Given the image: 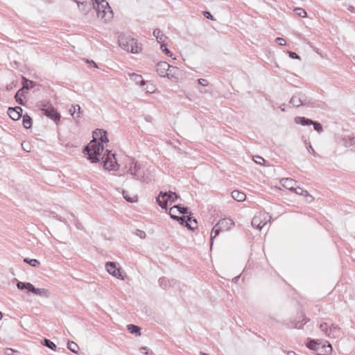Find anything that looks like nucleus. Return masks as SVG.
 <instances>
[{
  "mask_svg": "<svg viewBox=\"0 0 355 355\" xmlns=\"http://www.w3.org/2000/svg\"><path fill=\"white\" fill-rule=\"evenodd\" d=\"M147 93H153L155 90V86L152 83H148L146 87L144 89Z\"/></svg>",
  "mask_w": 355,
  "mask_h": 355,
  "instance_id": "79ce46f5",
  "label": "nucleus"
},
{
  "mask_svg": "<svg viewBox=\"0 0 355 355\" xmlns=\"http://www.w3.org/2000/svg\"><path fill=\"white\" fill-rule=\"evenodd\" d=\"M8 114L14 121L19 120L22 116V109L21 107H9Z\"/></svg>",
  "mask_w": 355,
  "mask_h": 355,
  "instance_id": "4468645a",
  "label": "nucleus"
},
{
  "mask_svg": "<svg viewBox=\"0 0 355 355\" xmlns=\"http://www.w3.org/2000/svg\"><path fill=\"white\" fill-rule=\"evenodd\" d=\"M41 111L42 114L55 122H58L60 119V114L57 110L49 103V101H41L40 103Z\"/></svg>",
  "mask_w": 355,
  "mask_h": 355,
  "instance_id": "39448f33",
  "label": "nucleus"
},
{
  "mask_svg": "<svg viewBox=\"0 0 355 355\" xmlns=\"http://www.w3.org/2000/svg\"><path fill=\"white\" fill-rule=\"evenodd\" d=\"M287 355H297L295 352L293 351L288 352Z\"/></svg>",
  "mask_w": 355,
  "mask_h": 355,
  "instance_id": "052dcab7",
  "label": "nucleus"
},
{
  "mask_svg": "<svg viewBox=\"0 0 355 355\" xmlns=\"http://www.w3.org/2000/svg\"><path fill=\"white\" fill-rule=\"evenodd\" d=\"M119 46L125 51L132 53H137L141 50L140 46L138 45L135 39L130 35L121 34L118 39Z\"/></svg>",
  "mask_w": 355,
  "mask_h": 355,
  "instance_id": "7ed1b4c3",
  "label": "nucleus"
},
{
  "mask_svg": "<svg viewBox=\"0 0 355 355\" xmlns=\"http://www.w3.org/2000/svg\"><path fill=\"white\" fill-rule=\"evenodd\" d=\"M102 159L105 169L115 171L118 168L119 165L115 158V154L112 153V151L106 150L105 153L102 157Z\"/></svg>",
  "mask_w": 355,
  "mask_h": 355,
  "instance_id": "6e6552de",
  "label": "nucleus"
},
{
  "mask_svg": "<svg viewBox=\"0 0 355 355\" xmlns=\"http://www.w3.org/2000/svg\"><path fill=\"white\" fill-rule=\"evenodd\" d=\"M178 198L179 196L175 192L161 191L157 197L156 201L162 209H166L168 202H174Z\"/></svg>",
  "mask_w": 355,
  "mask_h": 355,
  "instance_id": "423d86ee",
  "label": "nucleus"
},
{
  "mask_svg": "<svg viewBox=\"0 0 355 355\" xmlns=\"http://www.w3.org/2000/svg\"><path fill=\"white\" fill-rule=\"evenodd\" d=\"M275 41L280 46H284L286 44V40L282 37H277L276 38Z\"/></svg>",
  "mask_w": 355,
  "mask_h": 355,
  "instance_id": "49530a36",
  "label": "nucleus"
},
{
  "mask_svg": "<svg viewBox=\"0 0 355 355\" xmlns=\"http://www.w3.org/2000/svg\"><path fill=\"white\" fill-rule=\"evenodd\" d=\"M322 345H321V343H318L316 340L311 339H310L308 343L306 344L307 347L314 351L315 352V354L318 352V351H320V349H322Z\"/></svg>",
  "mask_w": 355,
  "mask_h": 355,
  "instance_id": "6ab92c4d",
  "label": "nucleus"
},
{
  "mask_svg": "<svg viewBox=\"0 0 355 355\" xmlns=\"http://www.w3.org/2000/svg\"><path fill=\"white\" fill-rule=\"evenodd\" d=\"M200 355H209V354H206L205 352H200Z\"/></svg>",
  "mask_w": 355,
  "mask_h": 355,
  "instance_id": "0e129e2a",
  "label": "nucleus"
},
{
  "mask_svg": "<svg viewBox=\"0 0 355 355\" xmlns=\"http://www.w3.org/2000/svg\"><path fill=\"white\" fill-rule=\"evenodd\" d=\"M123 198L128 201V202H134L136 201V196H134L132 198L130 197L127 192L123 191Z\"/></svg>",
  "mask_w": 355,
  "mask_h": 355,
  "instance_id": "a19ab883",
  "label": "nucleus"
},
{
  "mask_svg": "<svg viewBox=\"0 0 355 355\" xmlns=\"http://www.w3.org/2000/svg\"><path fill=\"white\" fill-rule=\"evenodd\" d=\"M128 173H130L137 180L144 181V172L141 168V165L134 159H130L127 164Z\"/></svg>",
  "mask_w": 355,
  "mask_h": 355,
  "instance_id": "20e7f679",
  "label": "nucleus"
},
{
  "mask_svg": "<svg viewBox=\"0 0 355 355\" xmlns=\"http://www.w3.org/2000/svg\"><path fill=\"white\" fill-rule=\"evenodd\" d=\"M294 107H300L303 105L309 103L306 101V96L302 94H297L293 95L289 102Z\"/></svg>",
  "mask_w": 355,
  "mask_h": 355,
  "instance_id": "ddd939ff",
  "label": "nucleus"
},
{
  "mask_svg": "<svg viewBox=\"0 0 355 355\" xmlns=\"http://www.w3.org/2000/svg\"><path fill=\"white\" fill-rule=\"evenodd\" d=\"M343 141L345 147H349L355 144V136L347 135L343 138Z\"/></svg>",
  "mask_w": 355,
  "mask_h": 355,
  "instance_id": "bb28decb",
  "label": "nucleus"
},
{
  "mask_svg": "<svg viewBox=\"0 0 355 355\" xmlns=\"http://www.w3.org/2000/svg\"><path fill=\"white\" fill-rule=\"evenodd\" d=\"M222 232V230L220 228V227H218V225H217V224L213 227L211 232V236H210V245H211V248L212 247V245H213V241H214V239L217 236L220 232Z\"/></svg>",
  "mask_w": 355,
  "mask_h": 355,
  "instance_id": "cd10ccee",
  "label": "nucleus"
},
{
  "mask_svg": "<svg viewBox=\"0 0 355 355\" xmlns=\"http://www.w3.org/2000/svg\"><path fill=\"white\" fill-rule=\"evenodd\" d=\"M93 8L97 17L105 21L110 20L113 17L112 10L105 0H92Z\"/></svg>",
  "mask_w": 355,
  "mask_h": 355,
  "instance_id": "f03ea898",
  "label": "nucleus"
},
{
  "mask_svg": "<svg viewBox=\"0 0 355 355\" xmlns=\"http://www.w3.org/2000/svg\"><path fill=\"white\" fill-rule=\"evenodd\" d=\"M327 345H322V349H320V351L316 355H329L332 352V347L329 343L326 342Z\"/></svg>",
  "mask_w": 355,
  "mask_h": 355,
  "instance_id": "412c9836",
  "label": "nucleus"
},
{
  "mask_svg": "<svg viewBox=\"0 0 355 355\" xmlns=\"http://www.w3.org/2000/svg\"><path fill=\"white\" fill-rule=\"evenodd\" d=\"M203 15L209 19H211L212 21H214L215 20V18L214 17V16L209 12V11H204L203 12Z\"/></svg>",
  "mask_w": 355,
  "mask_h": 355,
  "instance_id": "a18cd8bd",
  "label": "nucleus"
},
{
  "mask_svg": "<svg viewBox=\"0 0 355 355\" xmlns=\"http://www.w3.org/2000/svg\"><path fill=\"white\" fill-rule=\"evenodd\" d=\"M104 149V146L99 142L96 141V138L85 147L83 153L87 155V159L92 163L98 162L100 160L99 156Z\"/></svg>",
  "mask_w": 355,
  "mask_h": 355,
  "instance_id": "f257e3e1",
  "label": "nucleus"
},
{
  "mask_svg": "<svg viewBox=\"0 0 355 355\" xmlns=\"http://www.w3.org/2000/svg\"><path fill=\"white\" fill-rule=\"evenodd\" d=\"M71 115L73 118H79L81 116V107L79 105H76L72 107L70 110Z\"/></svg>",
  "mask_w": 355,
  "mask_h": 355,
  "instance_id": "c85d7f7f",
  "label": "nucleus"
},
{
  "mask_svg": "<svg viewBox=\"0 0 355 355\" xmlns=\"http://www.w3.org/2000/svg\"><path fill=\"white\" fill-rule=\"evenodd\" d=\"M232 197L238 202H243L245 200V194L243 192L234 190L232 192Z\"/></svg>",
  "mask_w": 355,
  "mask_h": 355,
  "instance_id": "393cba45",
  "label": "nucleus"
},
{
  "mask_svg": "<svg viewBox=\"0 0 355 355\" xmlns=\"http://www.w3.org/2000/svg\"><path fill=\"white\" fill-rule=\"evenodd\" d=\"M35 85V83L33 81L28 80L26 78L23 77V87L21 89H19L15 96V98L19 104L24 105L22 98L18 100V96L20 94V92H26L28 89L33 88Z\"/></svg>",
  "mask_w": 355,
  "mask_h": 355,
  "instance_id": "9d476101",
  "label": "nucleus"
},
{
  "mask_svg": "<svg viewBox=\"0 0 355 355\" xmlns=\"http://www.w3.org/2000/svg\"><path fill=\"white\" fill-rule=\"evenodd\" d=\"M127 329L129 331V332L132 334H135L136 336L137 335H140L141 334V329L139 327L137 326V325H135V324H128L127 326Z\"/></svg>",
  "mask_w": 355,
  "mask_h": 355,
  "instance_id": "7c9ffc66",
  "label": "nucleus"
},
{
  "mask_svg": "<svg viewBox=\"0 0 355 355\" xmlns=\"http://www.w3.org/2000/svg\"><path fill=\"white\" fill-rule=\"evenodd\" d=\"M153 36L156 37L157 42L160 44L165 42L166 37L162 33V31L156 28L153 31Z\"/></svg>",
  "mask_w": 355,
  "mask_h": 355,
  "instance_id": "5701e85b",
  "label": "nucleus"
},
{
  "mask_svg": "<svg viewBox=\"0 0 355 355\" xmlns=\"http://www.w3.org/2000/svg\"><path fill=\"white\" fill-rule=\"evenodd\" d=\"M105 268H106L107 271L112 276H114L119 279H123L122 272H121L119 268H116L115 263L107 262L105 264Z\"/></svg>",
  "mask_w": 355,
  "mask_h": 355,
  "instance_id": "f8f14e48",
  "label": "nucleus"
},
{
  "mask_svg": "<svg viewBox=\"0 0 355 355\" xmlns=\"http://www.w3.org/2000/svg\"><path fill=\"white\" fill-rule=\"evenodd\" d=\"M3 318V313L0 311V320Z\"/></svg>",
  "mask_w": 355,
  "mask_h": 355,
  "instance_id": "69168bd1",
  "label": "nucleus"
},
{
  "mask_svg": "<svg viewBox=\"0 0 355 355\" xmlns=\"http://www.w3.org/2000/svg\"><path fill=\"white\" fill-rule=\"evenodd\" d=\"M141 352L145 353L146 354H148V349L146 347H143L140 349Z\"/></svg>",
  "mask_w": 355,
  "mask_h": 355,
  "instance_id": "4d7b16f0",
  "label": "nucleus"
},
{
  "mask_svg": "<svg viewBox=\"0 0 355 355\" xmlns=\"http://www.w3.org/2000/svg\"><path fill=\"white\" fill-rule=\"evenodd\" d=\"M222 231H227L234 225V222L230 218H223L217 223Z\"/></svg>",
  "mask_w": 355,
  "mask_h": 355,
  "instance_id": "2eb2a0df",
  "label": "nucleus"
},
{
  "mask_svg": "<svg viewBox=\"0 0 355 355\" xmlns=\"http://www.w3.org/2000/svg\"><path fill=\"white\" fill-rule=\"evenodd\" d=\"M24 261L26 263H28L30 266H33V267H35V268H37L40 266V263L38 260L37 259H30L28 258H25L24 259Z\"/></svg>",
  "mask_w": 355,
  "mask_h": 355,
  "instance_id": "72a5a7b5",
  "label": "nucleus"
},
{
  "mask_svg": "<svg viewBox=\"0 0 355 355\" xmlns=\"http://www.w3.org/2000/svg\"><path fill=\"white\" fill-rule=\"evenodd\" d=\"M24 92H20V94H19V96H18V100H19L20 98H21V96H22V95H24Z\"/></svg>",
  "mask_w": 355,
  "mask_h": 355,
  "instance_id": "680f3d73",
  "label": "nucleus"
},
{
  "mask_svg": "<svg viewBox=\"0 0 355 355\" xmlns=\"http://www.w3.org/2000/svg\"><path fill=\"white\" fill-rule=\"evenodd\" d=\"M294 121L296 123L300 124L304 126L310 125H311V123H313V120H311L310 119L305 118L304 116H296L294 119Z\"/></svg>",
  "mask_w": 355,
  "mask_h": 355,
  "instance_id": "4be33fe9",
  "label": "nucleus"
},
{
  "mask_svg": "<svg viewBox=\"0 0 355 355\" xmlns=\"http://www.w3.org/2000/svg\"><path fill=\"white\" fill-rule=\"evenodd\" d=\"M42 344L52 350H55L56 349L55 344L49 339L44 338L42 341Z\"/></svg>",
  "mask_w": 355,
  "mask_h": 355,
  "instance_id": "f704fd0d",
  "label": "nucleus"
},
{
  "mask_svg": "<svg viewBox=\"0 0 355 355\" xmlns=\"http://www.w3.org/2000/svg\"><path fill=\"white\" fill-rule=\"evenodd\" d=\"M161 49L162 51L168 56L172 57L173 53L172 52L166 47V45L165 43L161 44Z\"/></svg>",
  "mask_w": 355,
  "mask_h": 355,
  "instance_id": "ea45409f",
  "label": "nucleus"
},
{
  "mask_svg": "<svg viewBox=\"0 0 355 355\" xmlns=\"http://www.w3.org/2000/svg\"><path fill=\"white\" fill-rule=\"evenodd\" d=\"M93 137H95L96 140L98 139L100 140L98 142L101 144H103V143H107L109 141L107 137V132L101 129L96 130L93 133Z\"/></svg>",
  "mask_w": 355,
  "mask_h": 355,
  "instance_id": "dca6fc26",
  "label": "nucleus"
},
{
  "mask_svg": "<svg viewBox=\"0 0 355 355\" xmlns=\"http://www.w3.org/2000/svg\"><path fill=\"white\" fill-rule=\"evenodd\" d=\"M77 227H78V229H80V225H77Z\"/></svg>",
  "mask_w": 355,
  "mask_h": 355,
  "instance_id": "774afa93",
  "label": "nucleus"
},
{
  "mask_svg": "<svg viewBox=\"0 0 355 355\" xmlns=\"http://www.w3.org/2000/svg\"><path fill=\"white\" fill-rule=\"evenodd\" d=\"M281 110H282V111H283V112H284V111H285V109H284V108L281 107Z\"/></svg>",
  "mask_w": 355,
  "mask_h": 355,
  "instance_id": "338daca9",
  "label": "nucleus"
},
{
  "mask_svg": "<svg viewBox=\"0 0 355 355\" xmlns=\"http://www.w3.org/2000/svg\"><path fill=\"white\" fill-rule=\"evenodd\" d=\"M168 69H170V64L166 62H159L156 65V71L160 76L171 78V73L168 72Z\"/></svg>",
  "mask_w": 355,
  "mask_h": 355,
  "instance_id": "9b49d317",
  "label": "nucleus"
},
{
  "mask_svg": "<svg viewBox=\"0 0 355 355\" xmlns=\"http://www.w3.org/2000/svg\"><path fill=\"white\" fill-rule=\"evenodd\" d=\"M289 57L293 59H300V56L295 52L288 51Z\"/></svg>",
  "mask_w": 355,
  "mask_h": 355,
  "instance_id": "3c124183",
  "label": "nucleus"
},
{
  "mask_svg": "<svg viewBox=\"0 0 355 355\" xmlns=\"http://www.w3.org/2000/svg\"><path fill=\"white\" fill-rule=\"evenodd\" d=\"M304 197H305V200L307 202H311L314 200V198L311 195H310L308 191H307V196H304Z\"/></svg>",
  "mask_w": 355,
  "mask_h": 355,
  "instance_id": "8fccbe9b",
  "label": "nucleus"
},
{
  "mask_svg": "<svg viewBox=\"0 0 355 355\" xmlns=\"http://www.w3.org/2000/svg\"><path fill=\"white\" fill-rule=\"evenodd\" d=\"M87 62L89 63L90 64H92L94 67H98L96 64L93 61V60H91V61H88L87 60Z\"/></svg>",
  "mask_w": 355,
  "mask_h": 355,
  "instance_id": "bf43d9fd",
  "label": "nucleus"
},
{
  "mask_svg": "<svg viewBox=\"0 0 355 355\" xmlns=\"http://www.w3.org/2000/svg\"><path fill=\"white\" fill-rule=\"evenodd\" d=\"M307 150L309 153H311V154H313L314 156H316V153L315 151L314 150V149L313 148L310 142H309L307 146Z\"/></svg>",
  "mask_w": 355,
  "mask_h": 355,
  "instance_id": "de8ad7c7",
  "label": "nucleus"
},
{
  "mask_svg": "<svg viewBox=\"0 0 355 355\" xmlns=\"http://www.w3.org/2000/svg\"><path fill=\"white\" fill-rule=\"evenodd\" d=\"M14 352L15 351L10 348H6L5 351L6 355H13Z\"/></svg>",
  "mask_w": 355,
  "mask_h": 355,
  "instance_id": "5fc2aeb1",
  "label": "nucleus"
},
{
  "mask_svg": "<svg viewBox=\"0 0 355 355\" xmlns=\"http://www.w3.org/2000/svg\"><path fill=\"white\" fill-rule=\"evenodd\" d=\"M198 83L202 86H206L208 84V82L206 79L200 78L198 80Z\"/></svg>",
  "mask_w": 355,
  "mask_h": 355,
  "instance_id": "603ef678",
  "label": "nucleus"
},
{
  "mask_svg": "<svg viewBox=\"0 0 355 355\" xmlns=\"http://www.w3.org/2000/svg\"><path fill=\"white\" fill-rule=\"evenodd\" d=\"M17 287L19 290H27L28 291L31 292L33 284L29 282H18L17 283Z\"/></svg>",
  "mask_w": 355,
  "mask_h": 355,
  "instance_id": "c756f323",
  "label": "nucleus"
},
{
  "mask_svg": "<svg viewBox=\"0 0 355 355\" xmlns=\"http://www.w3.org/2000/svg\"><path fill=\"white\" fill-rule=\"evenodd\" d=\"M306 322H307V321H305L304 323H301V324H299V322H297V324H295V328L300 329V328H302V327L304 324H305Z\"/></svg>",
  "mask_w": 355,
  "mask_h": 355,
  "instance_id": "6e6d98bb",
  "label": "nucleus"
},
{
  "mask_svg": "<svg viewBox=\"0 0 355 355\" xmlns=\"http://www.w3.org/2000/svg\"><path fill=\"white\" fill-rule=\"evenodd\" d=\"M176 212H170L169 214L171 218L175 220L178 221L181 225L187 227L190 230H194L197 228V220L191 216H187V220H185L184 216H178V215H175Z\"/></svg>",
  "mask_w": 355,
  "mask_h": 355,
  "instance_id": "0eeeda50",
  "label": "nucleus"
},
{
  "mask_svg": "<svg viewBox=\"0 0 355 355\" xmlns=\"http://www.w3.org/2000/svg\"><path fill=\"white\" fill-rule=\"evenodd\" d=\"M178 70V69L177 67L170 65V69H168V73H171V76H170L171 78L170 79L175 77V75H174L175 72Z\"/></svg>",
  "mask_w": 355,
  "mask_h": 355,
  "instance_id": "c03bdc74",
  "label": "nucleus"
},
{
  "mask_svg": "<svg viewBox=\"0 0 355 355\" xmlns=\"http://www.w3.org/2000/svg\"><path fill=\"white\" fill-rule=\"evenodd\" d=\"M31 293H33L35 295H40L41 297H49L50 296V291L48 289L42 288H35L33 285L32 287V289L31 291Z\"/></svg>",
  "mask_w": 355,
  "mask_h": 355,
  "instance_id": "a211bd4d",
  "label": "nucleus"
},
{
  "mask_svg": "<svg viewBox=\"0 0 355 355\" xmlns=\"http://www.w3.org/2000/svg\"><path fill=\"white\" fill-rule=\"evenodd\" d=\"M320 329L322 331H323L326 336H330L332 332V329L330 328L327 323L323 322L320 324Z\"/></svg>",
  "mask_w": 355,
  "mask_h": 355,
  "instance_id": "2f4dec72",
  "label": "nucleus"
},
{
  "mask_svg": "<svg viewBox=\"0 0 355 355\" xmlns=\"http://www.w3.org/2000/svg\"><path fill=\"white\" fill-rule=\"evenodd\" d=\"M253 159L255 163H257L259 165H262L263 164V162H265L264 159L260 156H255V157H254Z\"/></svg>",
  "mask_w": 355,
  "mask_h": 355,
  "instance_id": "37998d69",
  "label": "nucleus"
},
{
  "mask_svg": "<svg viewBox=\"0 0 355 355\" xmlns=\"http://www.w3.org/2000/svg\"><path fill=\"white\" fill-rule=\"evenodd\" d=\"M22 122H23V125L26 129H29L31 128L32 119L29 116H28V115L23 116Z\"/></svg>",
  "mask_w": 355,
  "mask_h": 355,
  "instance_id": "473e14b6",
  "label": "nucleus"
},
{
  "mask_svg": "<svg viewBox=\"0 0 355 355\" xmlns=\"http://www.w3.org/2000/svg\"><path fill=\"white\" fill-rule=\"evenodd\" d=\"M78 8L80 10L85 11V6H87V3H84L83 2L80 3V1H77Z\"/></svg>",
  "mask_w": 355,
  "mask_h": 355,
  "instance_id": "864d4df0",
  "label": "nucleus"
},
{
  "mask_svg": "<svg viewBox=\"0 0 355 355\" xmlns=\"http://www.w3.org/2000/svg\"><path fill=\"white\" fill-rule=\"evenodd\" d=\"M67 347L69 350H71L73 353H77L79 349L78 345L73 341L68 342Z\"/></svg>",
  "mask_w": 355,
  "mask_h": 355,
  "instance_id": "c9c22d12",
  "label": "nucleus"
},
{
  "mask_svg": "<svg viewBox=\"0 0 355 355\" xmlns=\"http://www.w3.org/2000/svg\"><path fill=\"white\" fill-rule=\"evenodd\" d=\"M177 211L182 214H187L188 213V207H184L182 205H176L170 209V212Z\"/></svg>",
  "mask_w": 355,
  "mask_h": 355,
  "instance_id": "a878e982",
  "label": "nucleus"
},
{
  "mask_svg": "<svg viewBox=\"0 0 355 355\" xmlns=\"http://www.w3.org/2000/svg\"><path fill=\"white\" fill-rule=\"evenodd\" d=\"M330 328L332 329V331H336V330H338V327L337 325H335V324H332Z\"/></svg>",
  "mask_w": 355,
  "mask_h": 355,
  "instance_id": "13d9d810",
  "label": "nucleus"
},
{
  "mask_svg": "<svg viewBox=\"0 0 355 355\" xmlns=\"http://www.w3.org/2000/svg\"><path fill=\"white\" fill-rule=\"evenodd\" d=\"M270 218L271 217L267 214H259L252 218L251 224L252 227L258 230H261L267 225V223L270 220Z\"/></svg>",
  "mask_w": 355,
  "mask_h": 355,
  "instance_id": "1a4fd4ad",
  "label": "nucleus"
},
{
  "mask_svg": "<svg viewBox=\"0 0 355 355\" xmlns=\"http://www.w3.org/2000/svg\"><path fill=\"white\" fill-rule=\"evenodd\" d=\"M239 278V276H237V277H234V278L233 279V281H234V282H237V281H238Z\"/></svg>",
  "mask_w": 355,
  "mask_h": 355,
  "instance_id": "e2e57ef3",
  "label": "nucleus"
},
{
  "mask_svg": "<svg viewBox=\"0 0 355 355\" xmlns=\"http://www.w3.org/2000/svg\"><path fill=\"white\" fill-rule=\"evenodd\" d=\"M295 12L300 17H305L307 14L306 12L302 8H296L294 9Z\"/></svg>",
  "mask_w": 355,
  "mask_h": 355,
  "instance_id": "58836bf2",
  "label": "nucleus"
},
{
  "mask_svg": "<svg viewBox=\"0 0 355 355\" xmlns=\"http://www.w3.org/2000/svg\"><path fill=\"white\" fill-rule=\"evenodd\" d=\"M175 283V281L174 279L169 281L165 277H161L159 279V284L164 289H167L169 286L172 285V284H174Z\"/></svg>",
  "mask_w": 355,
  "mask_h": 355,
  "instance_id": "b1692460",
  "label": "nucleus"
},
{
  "mask_svg": "<svg viewBox=\"0 0 355 355\" xmlns=\"http://www.w3.org/2000/svg\"><path fill=\"white\" fill-rule=\"evenodd\" d=\"M293 192L295 193L297 195L300 196H307V191L304 189L302 187L295 186V189H293Z\"/></svg>",
  "mask_w": 355,
  "mask_h": 355,
  "instance_id": "e433bc0d",
  "label": "nucleus"
},
{
  "mask_svg": "<svg viewBox=\"0 0 355 355\" xmlns=\"http://www.w3.org/2000/svg\"><path fill=\"white\" fill-rule=\"evenodd\" d=\"M130 79L134 81L137 85H139L141 86H144L147 84V83L143 79L141 75H139L135 73H132L130 74Z\"/></svg>",
  "mask_w": 355,
  "mask_h": 355,
  "instance_id": "aec40b11",
  "label": "nucleus"
},
{
  "mask_svg": "<svg viewBox=\"0 0 355 355\" xmlns=\"http://www.w3.org/2000/svg\"><path fill=\"white\" fill-rule=\"evenodd\" d=\"M281 184L286 189L293 191L295 186H297V182L292 178H283L280 180Z\"/></svg>",
  "mask_w": 355,
  "mask_h": 355,
  "instance_id": "f3484780",
  "label": "nucleus"
},
{
  "mask_svg": "<svg viewBox=\"0 0 355 355\" xmlns=\"http://www.w3.org/2000/svg\"><path fill=\"white\" fill-rule=\"evenodd\" d=\"M311 125H313L314 130L320 133L323 131V127L320 123L313 121V123H311Z\"/></svg>",
  "mask_w": 355,
  "mask_h": 355,
  "instance_id": "4c0bfd02",
  "label": "nucleus"
},
{
  "mask_svg": "<svg viewBox=\"0 0 355 355\" xmlns=\"http://www.w3.org/2000/svg\"><path fill=\"white\" fill-rule=\"evenodd\" d=\"M136 234L139 236L140 238L141 239H144L145 238L146 236V233L145 232L142 231V230H137L136 231Z\"/></svg>",
  "mask_w": 355,
  "mask_h": 355,
  "instance_id": "09e8293b",
  "label": "nucleus"
}]
</instances>
